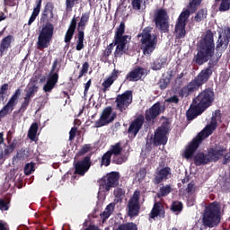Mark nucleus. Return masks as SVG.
<instances>
[{
  "instance_id": "f257e3e1",
  "label": "nucleus",
  "mask_w": 230,
  "mask_h": 230,
  "mask_svg": "<svg viewBox=\"0 0 230 230\" xmlns=\"http://www.w3.org/2000/svg\"><path fill=\"white\" fill-rule=\"evenodd\" d=\"M217 121H220V111H216L212 116V120L193 140L190 142L183 152V157L185 159H191L195 150L199 148L202 139L209 137L213 134V131L217 128Z\"/></svg>"
},
{
  "instance_id": "f03ea898",
  "label": "nucleus",
  "mask_w": 230,
  "mask_h": 230,
  "mask_svg": "<svg viewBox=\"0 0 230 230\" xmlns=\"http://www.w3.org/2000/svg\"><path fill=\"white\" fill-rule=\"evenodd\" d=\"M213 102H215V93L212 90L207 89L201 92L194 100V104L188 110L187 119L189 120L194 119L202 114L206 109L211 107Z\"/></svg>"
},
{
  "instance_id": "7ed1b4c3",
  "label": "nucleus",
  "mask_w": 230,
  "mask_h": 230,
  "mask_svg": "<svg viewBox=\"0 0 230 230\" xmlns=\"http://www.w3.org/2000/svg\"><path fill=\"white\" fill-rule=\"evenodd\" d=\"M200 51L196 57V63L202 66L208 62L215 53V43L213 40V32L208 31L199 43Z\"/></svg>"
},
{
  "instance_id": "20e7f679",
  "label": "nucleus",
  "mask_w": 230,
  "mask_h": 230,
  "mask_svg": "<svg viewBox=\"0 0 230 230\" xmlns=\"http://www.w3.org/2000/svg\"><path fill=\"white\" fill-rule=\"evenodd\" d=\"M202 221L207 227H216L220 224V205L218 203H211L206 207Z\"/></svg>"
},
{
  "instance_id": "39448f33",
  "label": "nucleus",
  "mask_w": 230,
  "mask_h": 230,
  "mask_svg": "<svg viewBox=\"0 0 230 230\" xmlns=\"http://www.w3.org/2000/svg\"><path fill=\"white\" fill-rule=\"evenodd\" d=\"M141 42V49L147 57L152 55L157 48V36L150 33V29H145L141 34L137 35Z\"/></svg>"
},
{
  "instance_id": "423d86ee",
  "label": "nucleus",
  "mask_w": 230,
  "mask_h": 230,
  "mask_svg": "<svg viewBox=\"0 0 230 230\" xmlns=\"http://www.w3.org/2000/svg\"><path fill=\"white\" fill-rule=\"evenodd\" d=\"M125 33V22H120L119 26L118 27L115 32V57H119V55H123L125 51H127V43L128 40H130V36L123 35Z\"/></svg>"
},
{
  "instance_id": "0eeeda50",
  "label": "nucleus",
  "mask_w": 230,
  "mask_h": 230,
  "mask_svg": "<svg viewBox=\"0 0 230 230\" xmlns=\"http://www.w3.org/2000/svg\"><path fill=\"white\" fill-rule=\"evenodd\" d=\"M53 31H55L53 24L47 23L42 26L37 42L39 49H46L49 46L51 40H53Z\"/></svg>"
},
{
  "instance_id": "6e6552de",
  "label": "nucleus",
  "mask_w": 230,
  "mask_h": 230,
  "mask_svg": "<svg viewBox=\"0 0 230 230\" xmlns=\"http://www.w3.org/2000/svg\"><path fill=\"white\" fill-rule=\"evenodd\" d=\"M224 155V149L220 147H216L215 149H211L208 155H204V154L199 153L194 157L195 164L197 166H200V164H208V163L218 161L220 157Z\"/></svg>"
},
{
  "instance_id": "1a4fd4ad",
  "label": "nucleus",
  "mask_w": 230,
  "mask_h": 230,
  "mask_svg": "<svg viewBox=\"0 0 230 230\" xmlns=\"http://www.w3.org/2000/svg\"><path fill=\"white\" fill-rule=\"evenodd\" d=\"M119 179V174H118V172H111L102 177L99 181V193H102V191H111V188H114V186L118 184Z\"/></svg>"
},
{
  "instance_id": "9d476101",
  "label": "nucleus",
  "mask_w": 230,
  "mask_h": 230,
  "mask_svg": "<svg viewBox=\"0 0 230 230\" xmlns=\"http://www.w3.org/2000/svg\"><path fill=\"white\" fill-rule=\"evenodd\" d=\"M190 17V11L185 10L183 11L179 18L178 22L175 25V37L177 39H184L186 37V22L188 21V18Z\"/></svg>"
},
{
  "instance_id": "9b49d317",
  "label": "nucleus",
  "mask_w": 230,
  "mask_h": 230,
  "mask_svg": "<svg viewBox=\"0 0 230 230\" xmlns=\"http://www.w3.org/2000/svg\"><path fill=\"white\" fill-rule=\"evenodd\" d=\"M114 119H116V112L112 111L111 107H107L103 110L99 120L95 122V127L97 128H100V127H105V125L112 123Z\"/></svg>"
},
{
  "instance_id": "f8f14e48",
  "label": "nucleus",
  "mask_w": 230,
  "mask_h": 230,
  "mask_svg": "<svg viewBox=\"0 0 230 230\" xmlns=\"http://www.w3.org/2000/svg\"><path fill=\"white\" fill-rule=\"evenodd\" d=\"M58 66V60L56 59L53 62L52 69L47 81V84L43 87V91H45V93H50V91L53 90V87L57 85V82H58V70H57Z\"/></svg>"
},
{
  "instance_id": "ddd939ff",
  "label": "nucleus",
  "mask_w": 230,
  "mask_h": 230,
  "mask_svg": "<svg viewBox=\"0 0 230 230\" xmlns=\"http://www.w3.org/2000/svg\"><path fill=\"white\" fill-rule=\"evenodd\" d=\"M21 89H17L14 93L11 96L6 105L0 111V118H4V116L10 114L12 111L17 105V102H19V96H21Z\"/></svg>"
},
{
  "instance_id": "4468645a",
  "label": "nucleus",
  "mask_w": 230,
  "mask_h": 230,
  "mask_svg": "<svg viewBox=\"0 0 230 230\" xmlns=\"http://www.w3.org/2000/svg\"><path fill=\"white\" fill-rule=\"evenodd\" d=\"M139 195H141V192L139 190H135L133 196L128 201V217H137L139 214Z\"/></svg>"
},
{
  "instance_id": "2eb2a0df",
  "label": "nucleus",
  "mask_w": 230,
  "mask_h": 230,
  "mask_svg": "<svg viewBox=\"0 0 230 230\" xmlns=\"http://www.w3.org/2000/svg\"><path fill=\"white\" fill-rule=\"evenodd\" d=\"M155 24L156 28L162 30V31H168V28H170V24L168 23V14L164 10H159L155 14Z\"/></svg>"
},
{
  "instance_id": "dca6fc26",
  "label": "nucleus",
  "mask_w": 230,
  "mask_h": 230,
  "mask_svg": "<svg viewBox=\"0 0 230 230\" xmlns=\"http://www.w3.org/2000/svg\"><path fill=\"white\" fill-rule=\"evenodd\" d=\"M117 107L121 112L127 110L128 105L132 103V92L127 91L116 99Z\"/></svg>"
},
{
  "instance_id": "f3484780",
  "label": "nucleus",
  "mask_w": 230,
  "mask_h": 230,
  "mask_svg": "<svg viewBox=\"0 0 230 230\" xmlns=\"http://www.w3.org/2000/svg\"><path fill=\"white\" fill-rule=\"evenodd\" d=\"M168 123H164L155 133L154 143L155 145H166L168 142Z\"/></svg>"
},
{
  "instance_id": "a211bd4d",
  "label": "nucleus",
  "mask_w": 230,
  "mask_h": 230,
  "mask_svg": "<svg viewBox=\"0 0 230 230\" xmlns=\"http://www.w3.org/2000/svg\"><path fill=\"white\" fill-rule=\"evenodd\" d=\"M39 91V86H37V82L33 79L31 80L27 86V90L25 97H24V102L22 103V107H28L30 105V100L35 96V93Z\"/></svg>"
},
{
  "instance_id": "6ab92c4d",
  "label": "nucleus",
  "mask_w": 230,
  "mask_h": 230,
  "mask_svg": "<svg viewBox=\"0 0 230 230\" xmlns=\"http://www.w3.org/2000/svg\"><path fill=\"white\" fill-rule=\"evenodd\" d=\"M172 177V169L170 167L157 168L154 179L155 184H160L163 181H166Z\"/></svg>"
},
{
  "instance_id": "aec40b11",
  "label": "nucleus",
  "mask_w": 230,
  "mask_h": 230,
  "mask_svg": "<svg viewBox=\"0 0 230 230\" xmlns=\"http://www.w3.org/2000/svg\"><path fill=\"white\" fill-rule=\"evenodd\" d=\"M229 39H230V29H225L222 32L219 34L218 40L217 42V49H220L221 51H224V49H227V45L229 44Z\"/></svg>"
},
{
  "instance_id": "412c9836",
  "label": "nucleus",
  "mask_w": 230,
  "mask_h": 230,
  "mask_svg": "<svg viewBox=\"0 0 230 230\" xmlns=\"http://www.w3.org/2000/svg\"><path fill=\"white\" fill-rule=\"evenodd\" d=\"M143 75H145V69L141 67H137L133 70H131L126 76L127 80L129 82H137L138 80H141L143 77Z\"/></svg>"
},
{
  "instance_id": "4be33fe9",
  "label": "nucleus",
  "mask_w": 230,
  "mask_h": 230,
  "mask_svg": "<svg viewBox=\"0 0 230 230\" xmlns=\"http://www.w3.org/2000/svg\"><path fill=\"white\" fill-rule=\"evenodd\" d=\"M89 168H91V163L89 162V158L86 157L84 161L75 164V173L84 175L85 172H87Z\"/></svg>"
},
{
  "instance_id": "5701e85b",
  "label": "nucleus",
  "mask_w": 230,
  "mask_h": 230,
  "mask_svg": "<svg viewBox=\"0 0 230 230\" xmlns=\"http://www.w3.org/2000/svg\"><path fill=\"white\" fill-rule=\"evenodd\" d=\"M161 114V104L155 103L149 110L146 111V119L150 121Z\"/></svg>"
},
{
  "instance_id": "b1692460",
  "label": "nucleus",
  "mask_w": 230,
  "mask_h": 230,
  "mask_svg": "<svg viewBox=\"0 0 230 230\" xmlns=\"http://www.w3.org/2000/svg\"><path fill=\"white\" fill-rule=\"evenodd\" d=\"M211 75H213L211 68H206L199 73V75L195 78V80L196 82L199 83V84L202 86L203 84H206V82L209 80V76H211Z\"/></svg>"
},
{
  "instance_id": "393cba45",
  "label": "nucleus",
  "mask_w": 230,
  "mask_h": 230,
  "mask_svg": "<svg viewBox=\"0 0 230 230\" xmlns=\"http://www.w3.org/2000/svg\"><path fill=\"white\" fill-rule=\"evenodd\" d=\"M143 126V119H137L135 121L129 126L128 133L133 137H136L139 129Z\"/></svg>"
},
{
  "instance_id": "a878e982",
  "label": "nucleus",
  "mask_w": 230,
  "mask_h": 230,
  "mask_svg": "<svg viewBox=\"0 0 230 230\" xmlns=\"http://www.w3.org/2000/svg\"><path fill=\"white\" fill-rule=\"evenodd\" d=\"M76 30V18H73L70 23V26L65 36V42L69 44L71 42V39L75 35V31Z\"/></svg>"
},
{
  "instance_id": "bb28decb",
  "label": "nucleus",
  "mask_w": 230,
  "mask_h": 230,
  "mask_svg": "<svg viewBox=\"0 0 230 230\" xmlns=\"http://www.w3.org/2000/svg\"><path fill=\"white\" fill-rule=\"evenodd\" d=\"M157 217L164 218V208H163L161 203H155L151 211V218H155Z\"/></svg>"
},
{
  "instance_id": "cd10ccee",
  "label": "nucleus",
  "mask_w": 230,
  "mask_h": 230,
  "mask_svg": "<svg viewBox=\"0 0 230 230\" xmlns=\"http://www.w3.org/2000/svg\"><path fill=\"white\" fill-rule=\"evenodd\" d=\"M36 7L33 9V12L29 19L28 24L29 26H31L37 17L39 16V13H40V6L42 5V0H36Z\"/></svg>"
},
{
  "instance_id": "c85d7f7f",
  "label": "nucleus",
  "mask_w": 230,
  "mask_h": 230,
  "mask_svg": "<svg viewBox=\"0 0 230 230\" xmlns=\"http://www.w3.org/2000/svg\"><path fill=\"white\" fill-rule=\"evenodd\" d=\"M118 75H119V71L113 70L111 76L108 77L106 80H104V82L102 83V86L104 87V90H103L104 92L107 91V89H109V87H111L112 84H114V81L116 80V78H118Z\"/></svg>"
},
{
  "instance_id": "c756f323",
  "label": "nucleus",
  "mask_w": 230,
  "mask_h": 230,
  "mask_svg": "<svg viewBox=\"0 0 230 230\" xmlns=\"http://www.w3.org/2000/svg\"><path fill=\"white\" fill-rule=\"evenodd\" d=\"M12 40H13V36L8 35L4 38L0 43V52L4 53V51H8V48H10L12 44Z\"/></svg>"
},
{
  "instance_id": "7c9ffc66",
  "label": "nucleus",
  "mask_w": 230,
  "mask_h": 230,
  "mask_svg": "<svg viewBox=\"0 0 230 230\" xmlns=\"http://www.w3.org/2000/svg\"><path fill=\"white\" fill-rule=\"evenodd\" d=\"M37 132H39V125L32 123L28 131V137L31 141H37Z\"/></svg>"
},
{
  "instance_id": "2f4dec72",
  "label": "nucleus",
  "mask_w": 230,
  "mask_h": 230,
  "mask_svg": "<svg viewBox=\"0 0 230 230\" xmlns=\"http://www.w3.org/2000/svg\"><path fill=\"white\" fill-rule=\"evenodd\" d=\"M89 21V13H84L81 16V20L78 23V31H84V29L85 28V24H87V22Z\"/></svg>"
},
{
  "instance_id": "473e14b6",
  "label": "nucleus",
  "mask_w": 230,
  "mask_h": 230,
  "mask_svg": "<svg viewBox=\"0 0 230 230\" xmlns=\"http://www.w3.org/2000/svg\"><path fill=\"white\" fill-rule=\"evenodd\" d=\"M112 211H114V204L111 203L106 207L105 210L102 214L103 222H105V220H107V218L112 215Z\"/></svg>"
},
{
  "instance_id": "72a5a7b5",
  "label": "nucleus",
  "mask_w": 230,
  "mask_h": 230,
  "mask_svg": "<svg viewBox=\"0 0 230 230\" xmlns=\"http://www.w3.org/2000/svg\"><path fill=\"white\" fill-rule=\"evenodd\" d=\"M84 31H79L78 32V40H77V44H76V50L77 51H82L84 49Z\"/></svg>"
},
{
  "instance_id": "f704fd0d",
  "label": "nucleus",
  "mask_w": 230,
  "mask_h": 230,
  "mask_svg": "<svg viewBox=\"0 0 230 230\" xmlns=\"http://www.w3.org/2000/svg\"><path fill=\"white\" fill-rule=\"evenodd\" d=\"M217 3H221L219 6L220 12H227L230 8V0H216Z\"/></svg>"
},
{
  "instance_id": "c9c22d12",
  "label": "nucleus",
  "mask_w": 230,
  "mask_h": 230,
  "mask_svg": "<svg viewBox=\"0 0 230 230\" xmlns=\"http://www.w3.org/2000/svg\"><path fill=\"white\" fill-rule=\"evenodd\" d=\"M118 230H137V226L134 223H128L124 225H120Z\"/></svg>"
},
{
  "instance_id": "e433bc0d",
  "label": "nucleus",
  "mask_w": 230,
  "mask_h": 230,
  "mask_svg": "<svg viewBox=\"0 0 230 230\" xmlns=\"http://www.w3.org/2000/svg\"><path fill=\"white\" fill-rule=\"evenodd\" d=\"M201 85L199 84V82H197L196 79L192 80L191 82H190L187 85V87L189 88V91H190V93H193L197 90H199V88L200 87Z\"/></svg>"
},
{
  "instance_id": "4c0bfd02",
  "label": "nucleus",
  "mask_w": 230,
  "mask_h": 230,
  "mask_svg": "<svg viewBox=\"0 0 230 230\" xmlns=\"http://www.w3.org/2000/svg\"><path fill=\"white\" fill-rule=\"evenodd\" d=\"M208 15V11L207 10H200L198 12V13L196 14V16L194 17V20L197 22H200V21L206 19Z\"/></svg>"
},
{
  "instance_id": "58836bf2",
  "label": "nucleus",
  "mask_w": 230,
  "mask_h": 230,
  "mask_svg": "<svg viewBox=\"0 0 230 230\" xmlns=\"http://www.w3.org/2000/svg\"><path fill=\"white\" fill-rule=\"evenodd\" d=\"M164 64V59H156L153 65H152V69H154L155 71H158L159 69H161V67H163V65Z\"/></svg>"
},
{
  "instance_id": "ea45409f",
  "label": "nucleus",
  "mask_w": 230,
  "mask_h": 230,
  "mask_svg": "<svg viewBox=\"0 0 230 230\" xmlns=\"http://www.w3.org/2000/svg\"><path fill=\"white\" fill-rule=\"evenodd\" d=\"M172 191V187L167 185L164 186L160 189L158 197H165V195H168V193H171Z\"/></svg>"
},
{
  "instance_id": "a19ab883",
  "label": "nucleus",
  "mask_w": 230,
  "mask_h": 230,
  "mask_svg": "<svg viewBox=\"0 0 230 230\" xmlns=\"http://www.w3.org/2000/svg\"><path fill=\"white\" fill-rule=\"evenodd\" d=\"M111 151H108L104 155L102 156V164L104 166H109L111 164Z\"/></svg>"
},
{
  "instance_id": "79ce46f5",
  "label": "nucleus",
  "mask_w": 230,
  "mask_h": 230,
  "mask_svg": "<svg viewBox=\"0 0 230 230\" xmlns=\"http://www.w3.org/2000/svg\"><path fill=\"white\" fill-rule=\"evenodd\" d=\"M32 172H35V164H27L24 168L25 175H30Z\"/></svg>"
},
{
  "instance_id": "37998d69",
  "label": "nucleus",
  "mask_w": 230,
  "mask_h": 230,
  "mask_svg": "<svg viewBox=\"0 0 230 230\" xmlns=\"http://www.w3.org/2000/svg\"><path fill=\"white\" fill-rule=\"evenodd\" d=\"M111 155H118L121 153V146H119V144H116L115 146H112L111 150Z\"/></svg>"
},
{
  "instance_id": "c03bdc74",
  "label": "nucleus",
  "mask_w": 230,
  "mask_h": 230,
  "mask_svg": "<svg viewBox=\"0 0 230 230\" xmlns=\"http://www.w3.org/2000/svg\"><path fill=\"white\" fill-rule=\"evenodd\" d=\"M146 177V169H141L137 173V181H138V182H141L142 181L145 180V178Z\"/></svg>"
},
{
  "instance_id": "a18cd8bd",
  "label": "nucleus",
  "mask_w": 230,
  "mask_h": 230,
  "mask_svg": "<svg viewBox=\"0 0 230 230\" xmlns=\"http://www.w3.org/2000/svg\"><path fill=\"white\" fill-rule=\"evenodd\" d=\"M172 210L174 212L182 211V203L180 201H174L172 205Z\"/></svg>"
},
{
  "instance_id": "49530a36",
  "label": "nucleus",
  "mask_w": 230,
  "mask_h": 230,
  "mask_svg": "<svg viewBox=\"0 0 230 230\" xmlns=\"http://www.w3.org/2000/svg\"><path fill=\"white\" fill-rule=\"evenodd\" d=\"M200 3H202V0H192L189 4L190 12H195V8H197Z\"/></svg>"
},
{
  "instance_id": "de8ad7c7",
  "label": "nucleus",
  "mask_w": 230,
  "mask_h": 230,
  "mask_svg": "<svg viewBox=\"0 0 230 230\" xmlns=\"http://www.w3.org/2000/svg\"><path fill=\"white\" fill-rule=\"evenodd\" d=\"M17 146V143L13 142L7 147L4 149L5 155H8V154H12L13 150H15V147Z\"/></svg>"
},
{
  "instance_id": "09e8293b",
  "label": "nucleus",
  "mask_w": 230,
  "mask_h": 230,
  "mask_svg": "<svg viewBox=\"0 0 230 230\" xmlns=\"http://www.w3.org/2000/svg\"><path fill=\"white\" fill-rule=\"evenodd\" d=\"M8 91V84H4L0 88V100H4V94Z\"/></svg>"
},
{
  "instance_id": "8fccbe9b",
  "label": "nucleus",
  "mask_w": 230,
  "mask_h": 230,
  "mask_svg": "<svg viewBox=\"0 0 230 230\" xmlns=\"http://www.w3.org/2000/svg\"><path fill=\"white\" fill-rule=\"evenodd\" d=\"M87 71H89V63L85 62L83 64L82 69L79 74V78H82V76L84 75Z\"/></svg>"
},
{
  "instance_id": "3c124183",
  "label": "nucleus",
  "mask_w": 230,
  "mask_h": 230,
  "mask_svg": "<svg viewBox=\"0 0 230 230\" xmlns=\"http://www.w3.org/2000/svg\"><path fill=\"white\" fill-rule=\"evenodd\" d=\"M142 3H143V0H131V4L134 10H141Z\"/></svg>"
},
{
  "instance_id": "603ef678",
  "label": "nucleus",
  "mask_w": 230,
  "mask_h": 230,
  "mask_svg": "<svg viewBox=\"0 0 230 230\" xmlns=\"http://www.w3.org/2000/svg\"><path fill=\"white\" fill-rule=\"evenodd\" d=\"M114 195L117 199H119V200H121V199H123V197H125V191H123V190H121V189H116L114 190Z\"/></svg>"
},
{
  "instance_id": "864d4df0",
  "label": "nucleus",
  "mask_w": 230,
  "mask_h": 230,
  "mask_svg": "<svg viewBox=\"0 0 230 230\" xmlns=\"http://www.w3.org/2000/svg\"><path fill=\"white\" fill-rule=\"evenodd\" d=\"M190 93L191 92L190 91V88H188V86H184L180 91V96H181V98H184V97L188 96Z\"/></svg>"
},
{
  "instance_id": "5fc2aeb1",
  "label": "nucleus",
  "mask_w": 230,
  "mask_h": 230,
  "mask_svg": "<svg viewBox=\"0 0 230 230\" xmlns=\"http://www.w3.org/2000/svg\"><path fill=\"white\" fill-rule=\"evenodd\" d=\"M77 130H78V128H71V130L69 132V140L70 141H73V139H75Z\"/></svg>"
},
{
  "instance_id": "6e6d98bb",
  "label": "nucleus",
  "mask_w": 230,
  "mask_h": 230,
  "mask_svg": "<svg viewBox=\"0 0 230 230\" xmlns=\"http://www.w3.org/2000/svg\"><path fill=\"white\" fill-rule=\"evenodd\" d=\"M0 209L1 211H8V204L4 200L0 201Z\"/></svg>"
},
{
  "instance_id": "4d7b16f0",
  "label": "nucleus",
  "mask_w": 230,
  "mask_h": 230,
  "mask_svg": "<svg viewBox=\"0 0 230 230\" xmlns=\"http://www.w3.org/2000/svg\"><path fill=\"white\" fill-rule=\"evenodd\" d=\"M169 103H179V97L177 95H174L169 99L166 100Z\"/></svg>"
},
{
  "instance_id": "13d9d810",
  "label": "nucleus",
  "mask_w": 230,
  "mask_h": 230,
  "mask_svg": "<svg viewBox=\"0 0 230 230\" xmlns=\"http://www.w3.org/2000/svg\"><path fill=\"white\" fill-rule=\"evenodd\" d=\"M75 3H78V0H66V7L72 8L75 6Z\"/></svg>"
},
{
  "instance_id": "bf43d9fd",
  "label": "nucleus",
  "mask_w": 230,
  "mask_h": 230,
  "mask_svg": "<svg viewBox=\"0 0 230 230\" xmlns=\"http://www.w3.org/2000/svg\"><path fill=\"white\" fill-rule=\"evenodd\" d=\"M114 161L117 164H121L127 161V158H115Z\"/></svg>"
},
{
  "instance_id": "052dcab7",
  "label": "nucleus",
  "mask_w": 230,
  "mask_h": 230,
  "mask_svg": "<svg viewBox=\"0 0 230 230\" xmlns=\"http://www.w3.org/2000/svg\"><path fill=\"white\" fill-rule=\"evenodd\" d=\"M0 230H8V225L3 221H0Z\"/></svg>"
},
{
  "instance_id": "680f3d73",
  "label": "nucleus",
  "mask_w": 230,
  "mask_h": 230,
  "mask_svg": "<svg viewBox=\"0 0 230 230\" xmlns=\"http://www.w3.org/2000/svg\"><path fill=\"white\" fill-rule=\"evenodd\" d=\"M91 149V146L86 145L83 147L81 154H87V151Z\"/></svg>"
},
{
  "instance_id": "e2e57ef3",
  "label": "nucleus",
  "mask_w": 230,
  "mask_h": 230,
  "mask_svg": "<svg viewBox=\"0 0 230 230\" xmlns=\"http://www.w3.org/2000/svg\"><path fill=\"white\" fill-rule=\"evenodd\" d=\"M89 87H91V80H89L84 86V94L89 91Z\"/></svg>"
},
{
  "instance_id": "0e129e2a",
  "label": "nucleus",
  "mask_w": 230,
  "mask_h": 230,
  "mask_svg": "<svg viewBox=\"0 0 230 230\" xmlns=\"http://www.w3.org/2000/svg\"><path fill=\"white\" fill-rule=\"evenodd\" d=\"M112 48H114V44H112V43L110 44V45L107 47L106 51H107L108 54L112 53Z\"/></svg>"
},
{
  "instance_id": "69168bd1",
  "label": "nucleus",
  "mask_w": 230,
  "mask_h": 230,
  "mask_svg": "<svg viewBox=\"0 0 230 230\" xmlns=\"http://www.w3.org/2000/svg\"><path fill=\"white\" fill-rule=\"evenodd\" d=\"M193 188H194L193 184H191V183L189 184L187 187L188 193H191L193 191Z\"/></svg>"
},
{
  "instance_id": "338daca9",
  "label": "nucleus",
  "mask_w": 230,
  "mask_h": 230,
  "mask_svg": "<svg viewBox=\"0 0 230 230\" xmlns=\"http://www.w3.org/2000/svg\"><path fill=\"white\" fill-rule=\"evenodd\" d=\"M4 143V134L0 133V145H3Z\"/></svg>"
},
{
  "instance_id": "774afa93",
  "label": "nucleus",
  "mask_w": 230,
  "mask_h": 230,
  "mask_svg": "<svg viewBox=\"0 0 230 230\" xmlns=\"http://www.w3.org/2000/svg\"><path fill=\"white\" fill-rule=\"evenodd\" d=\"M4 19H6V15H4L3 13H0V22L1 21H4Z\"/></svg>"
}]
</instances>
